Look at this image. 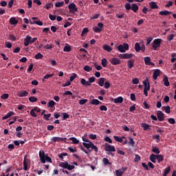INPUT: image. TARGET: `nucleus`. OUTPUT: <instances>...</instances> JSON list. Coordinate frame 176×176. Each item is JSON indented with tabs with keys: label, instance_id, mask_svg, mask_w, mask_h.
Listing matches in <instances>:
<instances>
[{
	"label": "nucleus",
	"instance_id": "nucleus-1",
	"mask_svg": "<svg viewBox=\"0 0 176 176\" xmlns=\"http://www.w3.org/2000/svg\"><path fill=\"white\" fill-rule=\"evenodd\" d=\"M38 155L40 157V160L43 164H45L46 162H48V163H52V158L49 157V155H45V151H40L38 153Z\"/></svg>",
	"mask_w": 176,
	"mask_h": 176
},
{
	"label": "nucleus",
	"instance_id": "nucleus-2",
	"mask_svg": "<svg viewBox=\"0 0 176 176\" xmlns=\"http://www.w3.org/2000/svg\"><path fill=\"white\" fill-rule=\"evenodd\" d=\"M83 146L86 148L89 151V152H91V150H90V148L94 150L96 153L98 152V147L97 146L94 145L93 142L91 141L88 142V143L82 142Z\"/></svg>",
	"mask_w": 176,
	"mask_h": 176
},
{
	"label": "nucleus",
	"instance_id": "nucleus-3",
	"mask_svg": "<svg viewBox=\"0 0 176 176\" xmlns=\"http://www.w3.org/2000/svg\"><path fill=\"white\" fill-rule=\"evenodd\" d=\"M38 41V38L34 37L32 38L31 36L28 35L26 37L24 38V45L25 46H28V45H31Z\"/></svg>",
	"mask_w": 176,
	"mask_h": 176
},
{
	"label": "nucleus",
	"instance_id": "nucleus-4",
	"mask_svg": "<svg viewBox=\"0 0 176 176\" xmlns=\"http://www.w3.org/2000/svg\"><path fill=\"white\" fill-rule=\"evenodd\" d=\"M163 42V40L162 38H155L153 40L152 43V47L154 49V50H157L159 47H160V45Z\"/></svg>",
	"mask_w": 176,
	"mask_h": 176
},
{
	"label": "nucleus",
	"instance_id": "nucleus-5",
	"mask_svg": "<svg viewBox=\"0 0 176 176\" xmlns=\"http://www.w3.org/2000/svg\"><path fill=\"white\" fill-rule=\"evenodd\" d=\"M68 8L69 9V13H76L78 12V8H76V5L74 3H71Z\"/></svg>",
	"mask_w": 176,
	"mask_h": 176
},
{
	"label": "nucleus",
	"instance_id": "nucleus-6",
	"mask_svg": "<svg viewBox=\"0 0 176 176\" xmlns=\"http://www.w3.org/2000/svg\"><path fill=\"white\" fill-rule=\"evenodd\" d=\"M104 151H106V152H116V149L114 146L106 143Z\"/></svg>",
	"mask_w": 176,
	"mask_h": 176
},
{
	"label": "nucleus",
	"instance_id": "nucleus-7",
	"mask_svg": "<svg viewBox=\"0 0 176 176\" xmlns=\"http://www.w3.org/2000/svg\"><path fill=\"white\" fill-rule=\"evenodd\" d=\"M157 117L159 122H163V120H164V119H165L164 113L162 111H158L157 112Z\"/></svg>",
	"mask_w": 176,
	"mask_h": 176
},
{
	"label": "nucleus",
	"instance_id": "nucleus-8",
	"mask_svg": "<svg viewBox=\"0 0 176 176\" xmlns=\"http://www.w3.org/2000/svg\"><path fill=\"white\" fill-rule=\"evenodd\" d=\"M111 64H112V65H119V64H120V63H122V61L120 60V59L118 58H112L109 60Z\"/></svg>",
	"mask_w": 176,
	"mask_h": 176
},
{
	"label": "nucleus",
	"instance_id": "nucleus-9",
	"mask_svg": "<svg viewBox=\"0 0 176 176\" xmlns=\"http://www.w3.org/2000/svg\"><path fill=\"white\" fill-rule=\"evenodd\" d=\"M65 140H67V138L53 137L51 139V141L52 142H60L61 141H65Z\"/></svg>",
	"mask_w": 176,
	"mask_h": 176
},
{
	"label": "nucleus",
	"instance_id": "nucleus-10",
	"mask_svg": "<svg viewBox=\"0 0 176 176\" xmlns=\"http://www.w3.org/2000/svg\"><path fill=\"white\" fill-rule=\"evenodd\" d=\"M35 20H38V18L32 17V21H30V24H37V25H43V23L42 21Z\"/></svg>",
	"mask_w": 176,
	"mask_h": 176
},
{
	"label": "nucleus",
	"instance_id": "nucleus-11",
	"mask_svg": "<svg viewBox=\"0 0 176 176\" xmlns=\"http://www.w3.org/2000/svg\"><path fill=\"white\" fill-rule=\"evenodd\" d=\"M126 168H122L120 169L116 170V176H122L123 174H124V171L126 170Z\"/></svg>",
	"mask_w": 176,
	"mask_h": 176
},
{
	"label": "nucleus",
	"instance_id": "nucleus-12",
	"mask_svg": "<svg viewBox=\"0 0 176 176\" xmlns=\"http://www.w3.org/2000/svg\"><path fill=\"white\" fill-rule=\"evenodd\" d=\"M160 69H156L154 70V72L153 74V78L155 80H156V79H157V76H160Z\"/></svg>",
	"mask_w": 176,
	"mask_h": 176
},
{
	"label": "nucleus",
	"instance_id": "nucleus-13",
	"mask_svg": "<svg viewBox=\"0 0 176 176\" xmlns=\"http://www.w3.org/2000/svg\"><path fill=\"white\" fill-rule=\"evenodd\" d=\"M144 64L146 65H155V63L151 62V57L149 56L144 57Z\"/></svg>",
	"mask_w": 176,
	"mask_h": 176
},
{
	"label": "nucleus",
	"instance_id": "nucleus-14",
	"mask_svg": "<svg viewBox=\"0 0 176 176\" xmlns=\"http://www.w3.org/2000/svg\"><path fill=\"white\" fill-rule=\"evenodd\" d=\"M105 80H107V78L101 77L98 80L97 83L99 86H100V87H102V86H104L105 84Z\"/></svg>",
	"mask_w": 176,
	"mask_h": 176
},
{
	"label": "nucleus",
	"instance_id": "nucleus-15",
	"mask_svg": "<svg viewBox=\"0 0 176 176\" xmlns=\"http://www.w3.org/2000/svg\"><path fill=\"white\" fill-rule=\"evenodd\" d=\"M134 59H129L127 60V67L129 69H131L134 67Z\"/></svg>",
	"mask_w": 176,
	"mask_h": 176
},
{
	"label": "nucleus",
	"instance_id": "nucleus-16",
	"mask_svg": "<svg viewBox=\"0 0 176 176\" xmlns=\"http://www.w3.org/2000/svg\"><path fill=\"white\" fill-rule=\"evenodd\" d=\"M151 9H159V6H157V4H156V2L155 1H151L148 3Z\"/></svg>",
	"mask_w": 176,
	"mask_h": 176
},
{
	"label": "nucleus",
	"instance_id": "nucleus-17",
	"mask_svg": "<svg viewBox=\"0 0 176 176\" xmlns=\"http://www.w3.org/2000/svg\"><path fill=\"white\" fill-rule=\"evenodd\" d=\"M19 97H28V91H21L18 92Z\"/></svg>",
	"mask_w": 176,
	"mask_h": 176
},
{
	"label": "nucleus",
	"instance_id": "nucleus-18",
	"mask_svg": "<svg viewBox=\"0 0 176 176\" xmlns=\"http://www.w3.org/2000/svg\"><path fill=\"white\" fill-rule=\"evenodd\" d=\"M143 85L144 86V89L146 90H151V85L149 84V82H148V80H144L143 81Z\"/></svg>",
	"mask_w": 176,
	"mask_h": 176
},
{
	"label": "nucleus",
	"instance_id": "nucleus-19",
	"mask_svg": "<svg viewBox=\"0 0 176 176\" xmlns=\"http://www.w3.org/2000/svg\"><path fill=\"white\" fill-rule=\"evenodd\" d=\"M14 115V112L10 111L5 116L2 118V120H6V119H9V118L13 116Z\"/></svg>",
	"mask_w": 176,
	"mask_h": 176
},
{
	"label": "nucleus",
	"instance_id": "nucleus-20",
	"mask_svg": "<svg viewBox=\"0 0 176 176\" xmlns=\"http://www.w3.org/2000/svg\"><path fill=\"white\" fill-rule=\"evenodd\" d=\"M102 49L106 50V52H108V53H111L112 52V48L109 45L107 44H104L102 45Z\"/></svg>",
	"mask_w": 176,
	"mask_h": 176
},
{
	"label": "nucleus",
	"instance_id": "nucleus-21",
	"mask_svg": "<svg viewBox=\"0 0 176 176\" xmlns=\"http://www.w3.org/2000/svg\"><path fill=\"white\" fill-rule=\"evenodd\" d=\"M163 82L164 85L166 87H168L170 86V82L168 81V77L167 76H164L163 78Z\"/></svg>",
	"mask_w": 176,
	"mask_h": 176
},
{
	"label": "nucleus",
	"instance_id": "nucleus-22",
	"mask_svg": "<svg viewBox=\"0 0 176 176\" xmlns=\"http://www.w3.org/2000/svg\"><path fill=\"white\" fill-rule=\"evenodd\" d=\"M80 83H81V85H82V86H85V87L91 86V84H90V82L87 81L86 79H85V78H81Z\"/></svg>",
	"mask_w": 176,
	"mask_h": 176
},
{
	"label": "nucleus",
	"instance_id": "nucleus-23",
	"mask_svg": "<svg viewBox=\"0 0 176 176\" xmlns=\"http://www.w3.org/2000/svg\"><path fill=\"white\" fill-rule=\"evenodd\" d=\"M123 102V97L119 96L114 99L115 104H122Z\"/></svg>",
	"mask_w": 176,
	"mask_h": 176
},
{
	"label": "nucleus",
	"instance_id": "nucleus-24",
	"mask_svg": "<svg viewBox=\"0 0 176 176\" xmlns=\"http://www.w3.org/2000/svg\"><path fill=\"white\" fill-rule=\"evenodd\" d=\"M152 152L153 153H155L156 155H159V153H160V150L159 149V147L153 146H152Z\"/></svg>",
	"mask_w": 176,
	"mask_h": 176
},
{
	"label": "nucleus",
	"instance_id": "nucleus-25",
	"mask_svg": "<svg viewBox=\"0 0 176 176\" xmlns=\"http://www.w3.org/2000/svg\"><path fill=\"white\" fill-rule=\"evenodd\" d=\"M19 23V21L16 19L15 17H12L10 19V24H11V25H16V24H17Z\"/></svg>",
	"mask_w": 176,
	"mask_h": 176
},
{
	"label": "nucleus",
	"instance_id": "nucleus-26",
	"mask_svg": "<svg viewBox=\"0 0 176 176\" xmlns=\"http://www.w3.org/2000/svg\"><path fill=\"white\" fill-rule=\"evenodd\" d=\"M156 159H157L158 163H160L161 162H163V160H164V156H163L162 155L157 154Z\"/></svg>",
	"mask_w": 176,
	"mask_h": 176
},
{
	"label": "nucleus",
	"instance_id": "nucleus-27",
	"mask_svg": "<svg viewBox=\"0 0 176 176\" xmlns=\"http://www.w3.org/2000/svg\"><path fill=\"white\" fill-rule=\"evenodd\" d=\"M160 16H168V14H173V12L167 10L160 12Z\"/></svg>",
	"mask_w": 176,
	"mask_h": 176
},
{
	"label": "nucleus",
	"instance_id": "nucleus-28",
	"mask_svg": "<svg viewBox=\"0 0 176 176\" xmlns=\"http://www.w3.org/2000/svg\"><path fill=\"white\" fill-rule=\"evenodd\" d=\"M90 104H91L92 105H99V104H102V102H100V100H98V99H93L91 100Z\"/></svg>",
	"mask_w": 176,
	"mask_h": 176
},
{
	"label": "nucleus",
	"instance_id": "nucleus-29",
	"mask_svg": "<svg viewBox=\"0 0 176 176\" xmlns=\"http://www.w3.org/2000/svg\"><path fill=\"white\" fill-rule=\"evenodd\" d=\"M131 9L133 12H134V13H137V11L138 10V6L135 3H133Z\"/></svg>",
	"mask_w": 176,
	"mask_h": 176
},
{
	"label": "nucleus",
	"instance_id": "nucleus-30",
	"mask_svg": "<svg viewBox=\"0 0 176 176\" xmlns=\"http://www.w3.org/2000/svg\"><path fill=\"white\" fill-rule=\"evenodd\" d=\"M123 138H124V136L122 137H119V136H113V139L115 140V141H116L117 142H123Z\"/></svg>",
	"mask_w": 176,
	"mask_h": 176
},
{
	"label": "nucleus",
	"instance_id": "nucleus-31",
	"mask_svg": "<svg viewBox=\"0 0 176 176\" xmlns=\"http://www.w3.org/2000/svg\"><path fill=\"white\" fill-rule=\"evenodd\" d=\"M141 126L144 131H146V130H148L149 127H151V126L146 123H142Z\"/></svg>",
	"mask_w": 176,
	"mask_h": 176
},
{
	"label": "nucleus",
	"instance_id": "nucleus-32",
	"mask_svg": "<svg viewBox=\"0 0 176 176\" xmlns=\"http://www.w3.org/2000/svg\"><path fill=\"white\" fill-rule=\"evenodd\" d=\"M135 50L137 52V53L141 51V46L140 45L139 43H135Z\"/></svg>",
	"mask_w": 176,
	"mask_h": 176
},
{
	"label": "nucleus",
	"instance_id": "nucleus-33",
	"mask_svg": "<svg viewBox=\"0 0 176 176\" xmlns=\"http://www.w3.org/2000/svg\"><path fill=\"white\" fill-rule=\"evenodd\" d=\"M102 163L104 166H108V164L111 166V164H112L111 162H109V160H108V158H105V157L102 159Z\"/></svg>",
	"mask_w": 176,
	"mask_h": 176
},
{
	"label": "nucleus",
	"instance_id": "nucleus-34",
	"mask_svg": "<svg viewBox=\"0 0 176 176\" xmlns=\"http://www.w3.org/2000/svg\"><path fill=\"white\" fill-rule=\"evenodd\" d=\"M34 58H36V60H42V58H43V55L41 54V52H38L34 56Z\"/></svg>",
	"mask_w": 176,
	"mask_h": 176
},
{
	"label": "nucleus",
	"instance_id": "nucleus-35",
	"mask_svg": "<svg viewBox=\"0 0 176 176\" xmlns=\"http://www.w3.org/2000/svg\"><path fill=\"white\" fill-rule=\"evenodd\" d=\"M23 170H25V171H27V170H28V162L25 160V158H24L23 160Z\"/></svg>",
	"mask_w": 176,
	"mask_h": 176
},
{
	"label": "nucleus",
	"instance_id": "nucleus-36",
	"mask_svg": "<svg viewBox=\"0 0 176 176\" xmlns=\"http://www.w3.org/2000/svg\"><path fill=\"white\" fill-rule=\"evenodd\" d=\"M70 141H72V144H79V140L76 139L75 137L69 138V139Z\"/></svg>",
	"mask_w": 176,
	"mask_h": 176
},
{
	"label": "nucleus",
	"instance_id": "nucleus-37",
	"mask_svg": "<svg viewBox=\"0 0 176 176\" xmlns=\"http://www.w3.org/2000/svg\"><path fill=\"white\" fill-rule=\"evenodd\" d=\"M156 155L155 154H151L150 155V160L152 162V163H156Z\"/></svg>",
	"mask_w": 176,
	"mask_h": 176
},
{
	"label": "nucleus",
	"instance_id": "nucleus-38",
	"mask_svg": "<svg viewBox=\"0 0 176 176\" xmlns=\"http://www.w3.org/2000/svg\"><path fill=\"white\" fill-rule=\"evenodd\" d=\"M170 171H171V168H170V166L164 169V174L162 176H167V174H168V173H170Z\"/></svg>",
	"mask_w": 176,
	"mask_h": 176
},
{
	"label": "nucleus",
	"instance_id": "nucleus-39",
	"mask_svg": "<svg viewBox=\"0 0 176 176\" xmlns=\"http://www.w3.org/2000/svg\"><path fill=\"white\" fill-rule=\"evenodd\" d=\"M53 3H47L44 6V9H47V10H49V9H50V8H53Z\"/></svg>",
	"mask_w": 176,
	"mask_h": 176
},
{
	"label": "nucleus",
	"instance_id": "nucleus-40",
	"mask_svg": "<svg viewBox=\"0 0 176 176\" xmlns=\"http://www.w3.org/2000/svg\"><path fill=\"white\" fill-rule=\"evenodd\" d=\"M118 52H120V53H124L126 52L122 45H118Z\"/></svg>",
	"mask_w": 176,
	"mask_h": 176
},
{
	"label": "nucleus",
	"instance_id": "nucleus-41",
	"mask_svg": "<svg viewBox=\"0 0 176 176\" xmlns=\"http://www.w3.org/2000/svg\"><path fill=\"white\" fill-rule=\"evenodd\" d=\"M61 6H64V1H57L55 3L56 8H61Z\"/></svg>",
	"mask_w": 176,
	"mask_h": 176
},
{
	"label": "nucleus",
	"instance_id": "nucleus-42",
	"mask_svg": "<svg viewBox=\"0 0 176 176\" xmlns=\"http://www.w3.org/2000/svg\"><path fill=\"white\" fill-rule=\"evenodd\" d=\"M55 105H56V102H54V100H50L47 103L48 108H52V107H54Z\"/></svg>",
	"mask_w": 176,
	"mask_h": 176
},
{
	"label": "nucleus",
	"instance_id": "nucleus-43",
	"mask_svg": "<svg viewBox=\"0 0 176 176\" xmlns=\"http://www.w3.org/2000/svg\"><path fill=\"white\" fill-rule=\"evenodd\" d=\"M101 64H102V67H104V68H105L107 67V64H108V60H107V58H102Z\"/></svg>",
	"mask_w": 176,
	"mask_h": 176
},
{
	"label": "nucleus",
	"instance_id": "nucleus-44",
	"mask_svg": "<svg viewBox=\"0 0 176 176\" xmlns=\"http://www.w3.org/2000/svg\"><path fill=\"white\" fill-rule=\"evenodd\" d=\"M68 166V162H60L59 164V167H63V168H67Z\"/></svg>",
	"mask_w": 176,
	"mask_h": 176
},
{
	"label": "nucleus",
	"instance_id": "nucleus-45",
	"mask_svg": "<svg viewBox=\"0 0 176 176\" xmlns=\"http://www.w3.org/2000/svg\"><path fill=\"white\" fill-rule=\"evenodd\" d=\"M64 156H68V153H61L60 154L58 155V157L62 161L64 160Z\"/></svg>",
	"mask_w": 176,
	"mask_h": 176
},
{
	"label": "nucleus",
	"instance_id": "nucleus-46",
	"mask_svg": "<svg viewBox=\"0 0 176 176\" xmlns=\"http://www.w3.org/2000/svg\"><path fill=\"white\" fill-rule=\"evenodd\" d=\"M93 70V68L90 67L89 65H85L84 67V71H86L87 72H90Z\"/></svg>",
	"mask_w": 176,
	"mask_h": 176
},
{
	"label": "nucleus",
	"instance_id": "nucleus-47",
	"mask_svg": "<svg viewBox=\"0 0 176 176\" xmlns=\"http://www.w3.org/2000/svg\"><path fill=\"white\" fill-rule=\"evenodd\" d=\"M163 109H164L166 113H171V111L170 110V106L163 107Z\"/></svg>",
	"mask_w": 176,
	"mask_h": 176
},
{
	"label": "nucleus",
	"instance_id": "nucleus-48",
	"mask_svg": "<svg viewBox=\"0 0 176 176\" xmlns=\"http://www.w3.org/2000/svg\"><path fill=\"white\" fill-rule=\"evenodd\" d=\"M29 101L30 102H36V101H38V98H35L34 96H31L29 98Z\"/></svg>",
	"mask_w": 176,
	"mask_h": 176
},
{
	"label": "nucleus",
	"instance_id": "nucleus-49",
	"mask_svg": "<svg viewBox=\"0 0 176 176\" xmlns=\"http://www.w3.org/2000/svg\"><path fill=\"white\" fill-rule=\"evenodd\" d=\"M53 75H54V74H46V75L43 78V79H42L43 82H45V79H49V78H52Z\"/></svg>",
	"mask_w": 176,
	"mask_h": 176
},
{
	"label": "nucleus",
	"instance_id": "nucleus-50",
	"mask_svg": "<svg viewBox=\"0 0 176 176\" xmlns=\"http://www.w3.org/2000/svg\"><path fill=\"white\" fill-rule=\"evenodd\" d=\"M129 142H128V144H129V145H132V146H134V144H135V142H134V140L131 137H129Z\"/></svg>",
	"mask_w": 176,
	"mask_h": 176
},
{
	"label": "nucleus",
	"instance_id": "nucleus-51",
	"mask_svg": "<svg viewBox=\"0 0 176 176\" xmlns=\"http://www.w3.org/2000/svg\"><path fill=\"white\" fill-rule=\"evenodd\" d=\"M71 50H72L71 46H69V45H66V46H65L64 48H63V52H71Z\"/></svg>",
	"mask_w": 176,
	"mask_h": 176
},
{
	"label": "nucleus",
	"instance_id": "nucleus-52",
	"mask_svg": "<svg viewBox=\"0 0 176 176\" xmlns=\"http://www.w3.org/2000/svg\"><path fill=\"white\" fill-rule=\"evenodd\" d=\"M134 54H128V53H126L125 54V58H126L127 60L130 59V58H133Z\"/></svg>",
	"mask_w": 176,
	"mask_h": 176
},
{
	"label": "nucleus",
	"instance_id": "nucleus-53",
	"mask_svg": "<svg viewBox=\"0 0 176 176\" xmlns=\"http://www.w3.org/2000/svg\"><path fill=\"white\" fill-rule=\"evenodd\" d=\"M43 47L45 49H46L47 50H49L50 49H53V45H52V44H47V45H44Z\"/></svg>",
	"mask_w": 176,
	"mask_h": 176
},
{
	"label": "nucleus",
	"instance_id": "nucleus-54",
	"mask_svg": "<svg viewBox=\"0 0 176 176\" xmlns=\"http://www.w3.org/2000/svg\"><path fill=\"white\" fill-rule=\"evenodd\" d=\"M68 149H69V152H71L72 153H75V152H77V151H78L76 149V147L72 148L71 146H69Z\"/></svg>",
	"mask_w": 176,
	"mask_h": 176
},
{
	"label": "nucleus",
	"instance_id": "nucleus-55",
	"mask_svg": "<svg viewBox=\"0 0 176 176\" xmlns=\"http://www.w3.org/2000/svg\"><path fill=\"white\" fill-rule=\"evenodd\" d=\"M78 76V74H75V73H73L72 74V76H70L69 78V80L70 82H74V80L75 79V78H76Z\"/></svg>",
	"mask_w": 176,
	"mask_h": 176
},
{
	"label": "nucleus",
	"instance_id": "nucleus-56",
	"mask_svg": "<svg viewBox=\"0 0 176 176\" xmlns=\"http://www.w3.org/2000/svg\"><path fill=\"white\" fill-rule=\"evenodd\" d=\"M104 141H105L106 142H109V144H112V139H111V138L106 136L104 138Z\"/></svg>",
	"mask_w": 176,
	"mask_h": 176
},
{
	"label": "nucleus",
	"instance_id": "nucleus-57",
	"mask_svg": "<svg viewBox=\"0 0 176 176\" xmlns=\"http://www.w3.org/2000/svg\"><path fill=\"white\" fill-rule=\"evenodd\" d=\"M94 82H96V77L94 76L90 77L89 78L88 83H89V85H91V83H93Z\"/></svg>",
	"mask_w": 176,
	"mask_h": 176
},
{
	"label": "nucleus",
	"instance_id": "nucleus-58",
	"mask_svg": "<svg viewBox=\"0 0 176 176\" xmlns=\"http://www.w3.org/2000/svg\"><path fill=\"white\" fill-rule=\"evenodd\" d=\"M1 98L2 100H8L9 98V94H3L1 96Z\"/></svg>",
	"mask_w": 176,
	"mask_h": 176
},
{
	"label": "nucleus",
	"instance_id": "nucleus-59",
	"mask_svg": "<svg viewBox=\"0 0 176 176\" xmlns=\"http://www.w3.org/2000/svg\"><path fill=\"white\" fill-rule=\"evenodd\" d=\"M56 18L57 16L56 15H53L52 14H49V19L52 20V21H54V20H56Z\"/></svg>",
	"mask_w": 176,
	"mask_h": 176
},
{
	"label": "nucleus",
	"instance_id": "nucleus-60",
	"mask_svg": "<svg viewBox=\"0 0 176 176\" xmlns=\"http://www.w3.org/2000/svg\"><path fill=\"white\" fill-rule=\"evenodd\" d=\"M9 38H10V41H17V38H16V36H14V34H10L9 35Z\"/></svg>",
	"mask_w": 176,
	"mask_h": 176
},
{
	"label": "nucleus",
	"instance_id": "nucleus-61",
	"mask_svg": "<svg viewBox=\"0 0 176 176\" xmlns=\"http://www.w3.org/2000/svg\"><path fill=\"white\" fill-rule=\"evenodd\" d=\"M66 168L71 171L72 170H74V168H75V166L67 164V166Z\"/></svg>",
	"mask_w": 176,
	"mask_h": 176
},
{
	"label": "nucleus",
	"instance_id": "nucleus-62",
	"mask_svg": "<svg viewBox=\"0 0 176 176\" xmlns=\"http://www.w3.org/2000/svg\"><path fill=\"white\" fill-rule=\"evenodd\" d=\"M93 30L94 31V32H101L102 30L101 28L96 26L93 28Z\"/></svg>",
	"mask_w": 176,
	"mask_h": 176
},
{
	"label": "nucleus",
	"instance_id": "nucleus-63",
	"mask_svg": "<svg viewBox=\"0 0 176 176\" xmlns=\"http://www.w3.org/2000/svg\"><path fill=\"white\" fill-rule=\"evenodd\" d=\"M52 116V113L44 114L43 118L45 120H49V118Z\"/></svg>",
	"mask_w": 176,
	"mask_h": 176
},
{
	"label": "nucleus",
	"instance_id": "nucleus-64",
	"mask_svg": "<svg viewBox=\"0 0 176 176\" xmlns=\"http://www.w3.org/2000/svg\"><path fill=\"white\" fill-rule=\"evenodd\" d=\"M63 120H65V119H69V115L67 114V113H63Z\"/></svg>",
	"mask_w": 176,
	"mask_h": 176
}]
</instances>
